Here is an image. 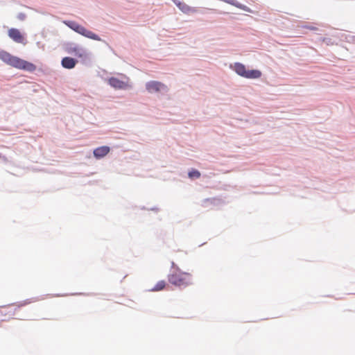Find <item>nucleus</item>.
Listing matches in <instances>:
<instances>
[{
	"instance_id": "1",
	"label": "nucleus",
	"mask_w": 355,
	"mask_h": 355,
	"mask_svg": "<svg viewBox=\"0 0 355 355\" xmlns=\"http://www.w3.org/2000/svg\"><path fill=\"white\" fill-rule=\"evenodd\" d=\"M0 60L6 64L18 69L29 72H33L36 69V66L34 64L17 56H14L5 51H0Z\"/></svg>"
},
{
	"instance_id": "2",
	"label": "nucleus",
	"mask_w": 355,
	"mask_h": 355,
	"mask_svg": "<svg viewBox=\"0 0 355 355\" xmlns=\"http://www.w3.org/2000/svg\"><path fill=\"white\" fill-rule=\"evenodd\" d=\"M231 68H232L238 75L245 78L257 79L259 78L262 74L261 72L257 69H246L245 66L240 62H236L234 65H231Z\"/></svg>"
},
{
	"instance_id": "3",
	"label": "nucleus",
	"mask_w": 355,
	"mask_h": 355,
	"mask_svg": "<svg viewBox=\"0 0 355 355\" xmlns=\"http://www.w3.org/2000/svg\"><path fill=\"white\" fill-rule=\"evenodd\" d=\"M168 282L176 286H187L191 284V275L187 272L171 274L168 276Z\"/></svg>"
},
{
	"instance_id": "4",
	"label": "nucleus",
	"mask_w": 355,
	"mask_h": 355,
	"mask_svg": "<svg viewBox=\"0 0 355 355\" xmlns=\"http://www.w3.org/2000/svg\"><path fill=\"white\" fill-rule=\"evenodd\" d=\"M65 24L72 30L76 31V33L88 37L89 39L100 41L101 38L98 35L93 33L91 31L87 30L84 26L78 24V23L73 21H69L65 22Z\"/></svg>"
},
{
	"instance_id": "5",
	"label": "nucleus",
	"mask_w": 355,
	"mask_h": 355,
	"mask_svg": "<svg viewBox=\"0 0 355 355\" xmlns=\"http://www.w3.org/2000/svg\"><path fill=\"white\" fill-rule=\"evenodd\" d=\"M122 79L116 77H111L107 80L109 85L116 89H125L130 87L129 84V78L125 75L121 74Z\"/></svg>"
},
{
	"instance_id": "6",
	"label": "nucleus",
	"mask_w": 355,
	"mask_h": 355,
	"mask_svg": "<svg viewBox=\"0 0 355 355\" xmlns=\"http://www.w3.org/2000/svg\"><path fill=\"white\" fill-rule=\"evenodd\" d=\"M146 88L149 93L159 92L167 89V87L164 84L155 80L146 83Z\"/></svg>"
},
{
	"instance_id": "7",
	"label": "nucleus",
	"mask_w": 355,
	"mask_h": 355,
	"mask_svg": "<svg viewBox=\"0 0 355 355\" xmlns=\"http://www.w3.org/2000/svg\"><path fill=\"white\" fill-rule=\"evenodd\" d=\"M8 36L15 42L25 44V38L17 28H12L8 30Z\"/></svg>"
},
{
	"instance_id": "8",
	"label": "nucleus",
	"mask_w": 355,
	"mask_h": 355,
	"mask_svg": "<svg viewBox=\"0 0 355 355\" xmlns=\"http://www.w3.org/2000/svg\"><path fill=\"white\" fill-rule=\"evenodd\" d=\"M172 1L178 7V8L185 14H189L196 12V9L192 8L184 2L179 0H172Z\"/></svg>"
},
{
	"instance_id": "9",
	"label": "nucleus",
	"mask_w": 355,
	"mask_h": 355,
	"mask_svg": "<svg viewBox=\"0 0 355 355\" xmlns=\"http://www.w3.org/2000/svg\"><path fill=\"white\" fill-rule=\"evenodd\" d=\"M110 152V148L108 146H101L96 148L94 150V155L95 157L99 159L105 156Z\"/></svg>"
},
{
	"instance_id": "10",
	"label": "nucleus",
	"mask_w": 355,
	"mask_h": 355,
	"mask_svg": "<svg viewBox=\"0 0 355 355\" xmlns=\"http://www.w3.org/2000/svg\"><path fill=\"white\" fill-rule=\"evenodd\" d=\"M61 63L64 68L71 69L75 67L77 61L72 58L65 57L62 58Z\"/></svg>"
},
{
	"instance_id": "11",
	"label": "nucleus",
	"mask_w": 355,
	"mask_h": 355,
	"mask_svg": "<svg viewBox=\"0 0 355 355\" xmlns=\"http://www.w3.org/2000/svg\"><path fill=\"white\" fill-rule=\"evenodd\" d=\"M68 53L74 54L75 55L80 57V58L83 57V51L78 46H74V47L70 48L68 50Z\"/></svg>"
},
{
	"instance_id": "12",
	"label": "nucleus",
	"mask_w": 355,
	"mask_h": 355,
	"mask_svg": "<svg viewBox=\"0 0 355 355\" xmlns=\"http://www.w3.org/2000/svg\"><path fill=\"white\" fill-rule=\"evenodd\" d=\"M166 286V282L164 280L158 282L155 286L150 289L151 291H162Z\"/></svg>"
},
{
	"instance_id": "13",
	"label": "nucleus",
	"mask_w": 355,
	"mask_h": 355,
	"mask_svg": "<svg viewBox=\"0 0 355 355\" xmlns=\"http://www.w3.org/2000/svg\"><path fill=\"white\" fill-rule=\"evenodd\" d=\"M189 177L190 178H199L200 177V173L195 169H193L189 173Z\"/></svg>"
}]
</instances>
